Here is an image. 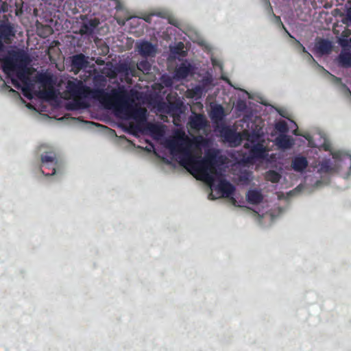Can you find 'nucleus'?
Here are the masks:
<instances>
[{"mask_svg":"<svg viewBox=\"0 0 351 351\" xmlns=\"http://www.w3.org/2000/svg\"><path fill=\"white\" fill-rule=\"evenodd\" d=\"M293 143V139L286 134H281L276 138V145L282 149H289Z\"/></svg>","mask_w":351,"mask_h":351,"instance_id":"412c9836","label":"nucleus"},{"mask_svg":"<svg viewBox=\"0 0 351 351\" xmlns=\"http://www.w3.org/2000/svg\"><path fill=\"white\" fill-rule=\"evenodd\" d=\"M191 140L183 133L167 143V147L173 156L178 154L179 163L197 179L212 184L217 173V151L209 150L204 158L195 157L191 152Z\"/></svg>","mask_w":351,"mask_h":351,"instance_id":"f257e3e1","label":"nucleus"},{"mask_svg":"<svg viewBox=\"0 0 351 351\" xmlns=\"http://www.w3.org/2000/svg\"><path fill=\"white\" fill-rule=\"evenodd\" d=\"M281 176L279 173L274 170L268 171L265 174V179L273 183H277L280 181Z\"/></svg>","mask_w":351,"mask_h":351,"instance_id":"b1692460","label":"nucleus"},{"mask_svg":"<svg viewBox=\"0 0 351 351\" xmlns=\"http://www.w3.org/2000/svg\"><path fill=\"white\" fill-rule=\"evenodd\" d=\"M87 63L86 56L82 53L74 55L71 58L72 69L76 71H79L86 67Z\"/></svg>","mask_w":351,"mask_h":351,"instance_id":"f3484780","label":"nucleus"},{"mask_svg":"<svg viewBox=\"0 0 351 351\" xmlns=\"http://www.w3.org/2000/svg\"><path fill=\"white\" fill-rule=\"evenodd\" d=\"M94 83L95 85H97V83H99V85H101V86H105L106 80H105L104 77L102 75L95 76L94 77Z\"/></svg>","mask_w":351,"mask_h":351,"instance_id":"c85d7f7f","label":"nucleus"},{"mask_svg":"<svg viewBox=\"0 0 351 351\" xmlns=\"http://www.w3.org/2000/svg\"><path fill=\"white\" fill-rule=\"evenodd\" d=\"M320 173H330L337 171L336 167L333 166L330 160H324L319 164L318 170Z\"/></svg>","mask_w":351,"mask_h":351,"instance_id":"5701e85b","label":"nucleus"},{"mask_svg":"<svg viewBox=\"0 0 351 351\" xmlns=\"http://www.w3.org/2000/svg\"><path fill=\"white\" fill-rule=\"evenodd\" d=\"M147 129L152 134L161 136L162 134V127L155 123H147Z\"/></svg>","mask_w":351,"mask_h":351,"instance_id":"a878e982","label":"nucleus"},{"mask_svg":"<svg viewBox=\"0 0 351 351\" xmlns=\"http://www.w3.org/2000/svg\"><path fill=\"white\" fill-rule=\"evenodd\" d=\"M324 149L326 151H328L329 150V145H324Z\"/></svg>","mask_w":351,"mask_h":351,"instance_id":"f704fd0d","label":"nucleus"},{"mask_svg":"<svg viewBox=\"0 0 351 351\" xmlns=\"http://www.w3.org/2000/svg\"><path fill=\"white\" fill-rule=\"evenodd\" d=\"M189 125L192 130H200L207 125V121L202 114H195L189 118Z\"/></svg>","mask_w":351,"mask_h":351,"instance_id":"9b49d317","label":"nucleus"},{"mask_svg":"<svg viewBox=\"0 0 351 351\" xmlns=\"http://www.w3.org/2000/svg\"><path fill=\"white\" fill-rule=\"evenodd\" d=\"M29 61V56L23 51L14 52L12 57H6L2 60V69L4 73H9L14 71L20 65L26 64Z\"/></svg>","mask_w":351,"mask_h":351,"instance_id":"7ed1b4c3","label":"nucleus"},{"mask_svg":"<svg viewBox=\"0 0 351 351\" xmlns=\"http://www.w3.org/2000/svg\"><path fill=\"white\" fill-rule=\"evenodd\" d=\"M243 135L245 136V139L247 141V143L250 145H255V143H260L265 141L263 139V133L259 130H254L251 132L244 131Z\"/></svg>","mask_w":351,"mask_h":351,"instance_id":"2eb2a0df","label":"nucleus"},{"mask_svg":"<svg viewBox=\"0 0 351 351\" xmlns=\"http://www.w3.org/2000/svg\"><path fill=\"white\" fill-rule=\"evenodd\" d=\"M152 14H149V15H145L144 16L142 19L147 22V23H151V21H152Z\"/></svg>","mask_w":351,"mask_h":351,"instance_id":"2f4dec72","label":"nucleus"},{"mask_svg":"<svg viewBox=\"0 0 351 351\" xmlns=\"http://www.w3.org/2000/svg\"><path fill=\"white\" fill-rule=\"evenodd\" d=\"M137 69L143 73H149L151 71V64L147 60H143L136 64Z\"/></svg>","mask_w":351,"mask_h":351,"instance_id":"393cba45","label":"nucleus"},{"mask_svg":"<svg viewBox=\"0 0 351 351\" xmlns=\"http://www.w3.org/2000/svg\"><path fill=\"white\" fill-rule=\"evenodd\" d=\"M339 62L346 66H351V53H341L339 56Z\"/></svg>","mask_w":351,"mask_h":351,"instance_id":"bb28decb","label":"nucleus"},{"mask_svg":"<svg viewBox=\"0 0 351 351\" xmlns=\"http://www.w3.org/2000/svg\"><path fill=\"white\" fill-rule=\"evenodd\" d=\"M90 96L92 98L99 100L101 102L106 101L109 99L108 94L105 92L103 88H90L88 86V90L86 91V97Z\"/></svg>","mask_w":351,"mask_h":351,"instance_id":"dca6fc26","label":"nucleus"},{"mask_svg":"<svg viewBox=\"0 0 351 351\" xmlns=\"http://www.w3.org/2000/svg\"><path fill=\"white\" fill-rule=\"evenodd\" d=\"M264 143L265 141L255 145L245 143L244 147L249 149L250 155L252 158L264 159L267 155V149Z\"/></svg>","mask_w":351,"mask_h":351,"instance_id":"6e6552de","label":"nucleus"},{"mask_svg":"<svg viewBox=\"0 0 351 351\" xmlns=\"http://www.w3.org/2000/svg\"><path fill=\"white\" fill-rule=\"evenodd\" d=\"M345 21H346V22H344L345 23L348 24V23H350L351 24V8H349L347 10V13H346V16L345 18Z\"/></svg>","mask_w":351,"mask_h":351,"instance_id":"c756f323","label":"nucleus"},{"mask_svg":"<svg viewBox=\"0 0 351 351\" xmlns=\"http://www.w3.org/2000/svg\"><path fill=\"white\" fill-rule=\"evenodd\" d=\"M138 53L145 58L154 57L157 52V47L147 40H141L136 44Z\"/></svg>","mask_w":351,"mask_h":351,"instance_id":"1a4fd4ad","label":"nucleus"},{"mask_svg":"<svg viewBox=\"0 0 351 351\" xmlns=\"http://www.w3.org/2000/svg\"><path fill=\"white\" fill-rule=\"evenodd\" d=\"M191 70V64L182 62L175 71L176 77L178 79H184L189 76Z\"/></svg>","mask_w":351,"mask_h":351,"instance_id":"4be33fe9","label":"nucleus"},{"mask_svg":"<svg viewBox=\"0 0 351 351\" xmlns=\"http://www.w3.org/2000/svg\"><path fill=\"white\" fill-rule=\"evenodd\" d=\"M12 84L16 87V88H19L20 87V84L18 82V81L16 80H14L12 79Z\"/></svg>","mask_w":351,"mask_h":351,"instance_id":"72a5a7b5","label":"nucleus"},{"mask_svg":"<svg viewBox=\"0 0 351 351\" xmlns=\"http://www.w3.org/2000/svg\"><path fill=\"white\" fill-rule=\"evenodd\" d=\"M332 49V45L330 41L326 39H320L315 44L316 51L321 55L328 54Z\"/></svg>","mask_w":351,"mask_h":351,"instance_id":"a211bd4d","label":"nucleus"},{"mask_svg":"<svg viewBox=\"0 0 351 351\" xmlns=\"http://www.w3.org/2000/svg\"><path fill=\"white\" fill-rule=\"evenodd\" d=\"M13 27L8 23H0V38L5 42L10 41L11 38L14 36Z\"/></svg>","mask_w":351,"mask_h":351,"instance_id":"4468645a","label":"nucleus"},{"mask_svg":"<svg viewBox=\"0 0 351 351\" xmlns=\"http://www.w3.org/2000/svg\"><path fill=\"white\" fill-rule=\"evenodd\" d=\"M276 129L281 133L288 131V126L285 121H280L276 124Z\"/></svg>","mask_w":351,"mask_h":351,"instance_id":"cd10ccee","label":"nucleus"},{"mask_svg":"<svg viewBox=\"0 0 351 351\" xmlns=\"http://www.w3.org/2000/svg\"><path fill=\"white\" fill-rule=\"evenodd\" d=\"M98 25L99 21L96 19L86 20L80 25L79 34L82 36H91Z\"/></svg>","mask_w":351,"mask_h":351,"instance_id":"9d476101","label":"nucleus"},{"mask_svg":"<svg viewBox=\"0 0 351 351\" xmlns=\"http://www.w3.org/2000/svg\"><path fill=\"white\" fill-rule=\"evenodd\" d=\"M16 75H17L18 78L21 80H23L25 78V75L23 70L21 71L20 69H19L16 72Z\"/></svg>","mask_w":351,"mask_h":351,"instance_id":"7c9ffc66","label":"nucleus"},{"mask_svg":"<svg viewBox=\"0 0 351 351\" xmlns=\"http://www.w3.org/2000/svg\"><path fill=\"white\" fill-rule=\"evenodd\" d=\"M308 165L306 158L302 156H297L291 161V167L296 172H303Z\"/></svg>","mask_w":351,"mask_h":351,"instance_id":"ddd939ff","label":"nucleus"},{"mask_svg":"<svg viewBox=\"0 0 351 351\" xmlns=\"http://www.w3.org/2000/svg\"><path fill=\"white\" fill-rule=\"evenodd\" d=\"M41 162L46 165L49 168L52 169L51 173L45 174V176H51L56 173V169L60 166V161L58 157V154L53 150L45 152L41 155Z\"/></svg>","mask_w":351,"mask_h":351,"instance_id":"39448f33","label":"nucleus"},{"mask_svg":"<svg viewBox=\"0 0 351 351\" xmlns=\"http://www.w3.org/2000/svg\"><path fill=\"white\" fill-rule=\"evenodd\" d=\"M217 189L223 197H229L234 194L235 187L226 180H221L217 185Z\"/></svg>","mask_w":351,"mask_h":351,"instance_id":"f8f14e48","label":"nucleus"},{"mask_svg":"<svg viewBox=\"0 0 351 351\" xmlns=\"http://www.w3.org/2000/svg\"><path fill=\"white\" fill-rule=\"evenodd\" d=\"M210 116L211 119L215 121H221L225 117L223 107L220 104H215L211 106V111Z\"/></svg>","mask_w":351,"mask_h":351,"instance_id":"aec40b11","label":"nucleus"},{"mask_svg":"<svg viewBox=\"0 0 351 351\" xmlns=\"http://www.w3.org/2000/svg\"><path fill=\"white\" fill-rule=\"evenodd\" d=\"M37 81L43 88V90L40 92V97L47 99L53 98L55 81L53 75L48 73H41L38 75Z\"/></svg>","mask_w":351,"mask_h":351,"instance_id":"20e7f679","label":"nucleus"},{"mask_svg":"<svg viewBox=\"0 0 351 351\" xmlns=\"http://www.w3.org/2000/svg\"><path fill=\"white\" fill-rule=\"evenodd\" d=\"M117 112L123 113L128 118L133 119L138 123H144L147 120V110L141 107H133L125 101H117L114 104Z\"/></svg>","mask_w":351,"mask_h":351,"instance_id":"f03ea898","label":"nucleus"},{"mask_svg":"<svg viewBox=\"0 0 351 351\" xmlns=\"http://www.w3.org/2000/svg\"><path fill=\"white\" fill-rule=\"evenodd\" d=\"M332 156L333 158L337 159L340 158L341 154L339 152H335L332 153Z\"/></svg>","mask_w":351,"mask_h":351,"instance_id":"473e14b6","label":"nucleus"},{"mask_svg":"<svg viewBox=\"0 0 351 351\" xmlns=\"http://www.w3.org/2000/svg\"><path fill=\"white\" fill-rule=\"evenodd\" d=\"M246 199L251 204H258L263 201V196L261 191L256 189H251L247 191Z\"/></svg>","mask_w":351,"mask_h":351,"instance_id":"6ab92c4d","label":"nucleus"},{"mask_svg":"<svg viewBox=\"0 0 351 351\" xmlns=\"http://www.w3.org/2000/svg\"><path fill=\"white\" fill-rule=\"evenodd\" d=\"M24 95L28 97V95L25 93V88H23Z\"/></svg>","mask_w":351,"mask_h":351,"instance_id":"c9c22d12","label":"nucleus"},{"mask_svg":"<svg viewBox=\"0 0 351 351\" xmlns=\"http://www.w3.org/2000/svg\"><path fill=\"white\" fill-rule=\"evenodd\" d=\"M66 88L73 97H86V91L88 90V86L84 85L83 82L77 79L69 80Z\"/></svg>","mask_w":351,"mask_h":351,"instance_id":"423d86ee","label":"nucleus"},{"mask_svg":"<svg viewBox=\"0 0 351 351\" xmlns=\"http://www.w3.org/2000/svg\"><path fill=\"white\" fill-rule=\"evenodd\" d=\"M220 134L225 141L234 146L239 145L241 143L242 135L229 127L223 128L220 131Z\"/></svg>","mask_w":351,"mask_h":351,"instance_id":"0eeeda50","label":"nucleus"}]
</instances>
